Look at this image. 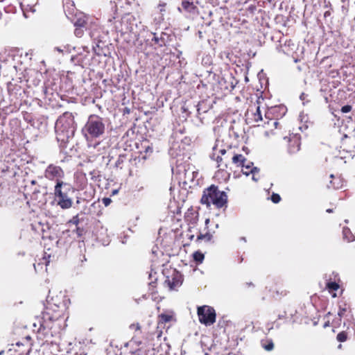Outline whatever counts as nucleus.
<instances>
[{"label": "nucleus", "instance_id": "nucleus-1", "mask_svg": "<svg viewBox=\"0 0 355 355\" xmlns=\"http://www.w3.org/2000/svg\"><path fill=\"white\" fill-rule=\"evenodd\" d=\"M77 124L71 112H65L55 121V131L56 139L62 146H64L75 135Z\"/></svg>", "mask_w": 355, "mask_h": 355}, {"label": "nucleus", "instance_id": "nucleus-2", "mask_svg": "<svg viewBox=\"0 0 355 355\" xmlns=\"http://www.w3.org/2000/svg\"><path fill=\"white\" fill-rule=\"evenodd\" d=\"M105 120L96 114H91L82 129L87 141L101 138L105 132Z\"/></svg>", "mask_w": 355, "mask_h": 355}, {"label": "nucleus", "instance_id": "nucleus-3", "mask_svg": "<svg viewBox=\"0 0 355 355\" xmlns=\"http://www.w3.org/2000/svg\"><path fill=\"white\" fill-rule=\"evenodd\" d=\"M75 192L74 188L69 183L61 180H57L54 187V196L57 205L62 209H67L72 207V196Z\"/></svg>", "mask_w": 355, "mask_h": 355}, {"label": "nucleus", "instance_id": "nucleus-4", "mask_svg": "<svg viewBox=\"0 0 355 355\" xmlns=\"http://www.w3.org/2000/svg\"><path fill=\"white\" fill-rule=\"evenodd\" d=\"M200 202L207 207L213 204L220 209L227 204V196L225 191H219L218 187L212 184L204 190Z\"/></svg>", "mask_w": 355, "mask_h": 355}, {"label": "nucleus", "instance_id": "nucleus-5", "mask_svg": "<svg viewBox=\"0 0 355 355\" xmlns=\"http://www.w3.org/2000/svg\"><path fill=\"white\" fill-rule=\"evenodd\" d=\"M198 315L199 321L205 324L210 326L216 322V312L214 308L209 306H202L198 308Z\"/></svg>", "mask_w": 355, "mask_h": 355}, {"label": "nucleus", "instance_id": "nucleus-6", "mask_svg": "<svg viewBox=\"0 0 355 355\" xmlns=\"http://www.w3.org/2000/svg\"><path fill=\"white\" fill-rule=\"evenodd\" d=\"M217 150V146H215L213 148L214 153L210 155L211 159H215L218 163V167H220L222 169L225 168H227L229 164L230 163V160H232V155L230 152H227L225 149H220L219 153L222 155H216V151Z\"/></svg>", "mask_w": 355, "mask_h": 355}, {"label": "nucleus", "instance_id": "nucleus-7", "mask_svg": "<svg viewBox=\"0 0 355 355\" xmlns=\"http://www.w3.org/2000/svg\"><path fill=\"white\" fill-rule=\"evenodd\" d=\"M284 140L287 141V153L290 155H293L300 150L301 141L300 136L298 135H292L289 137H284Z\"/></svg>", "mask_w": 355, "mask_h": 355}, {"label": "nucleus", "instance_id": "nucleus-8", "mask_svg": "<svg viewBox=\"0 0 355 355\" xmlns=\"http://www.w3.org/2000/svg\"><path fill=\"white\" fill-rule=\"evenodd\" d=\"M58 319L57 315L50 313L49 311H44L42 313V317L39 320L40 322V331H44L46 329H51L53 327V322Z\"/></svg>", "mask_w": 355, "mask_h": 355}, {"label": "nucleus", "instance_id": "nucleus-9", "mask_svg": "<svg viewBox=\"0 0 355 355\" xmlns=\"http://www.w3.org/2000/svg\"><path fill=\"white\" fill-rule=\"evenodd\" d=\"M44 176L49 180H55L57 182L58 180H60L64 176V173L60 166L49 164L44 171Z\"/></svg>", "mask_w": 355, "mask_h": 355}, {"label": "nucleus", "instance_id": "nucleus-10", "mask_svg": "<svg viewBox=\"0 0 355 355\" xmlns=\"http://www.w3.org/2000/svg\"><path fill=\"white\" fill-rule=\"evenodd\" d=\"M182 275L176 270H173L171 275L166 277L164 284L169 287L170 290H174L182 285Z\"/></svg>", "mask_w": 355, "mask_h": 355}, {"label": "nucleus", "instance_id": "nucleus-11", "mask_svg": "<svg viewBox=\"0 0 355 355\" xmlns=\"http://www.w3.org/2000/svg\"><path fill=\"white\" fill-rule=\"evenodd\" d=\"M330 178L333 180L330 181V185H327L328 188L332 187L334 189H342L344 185V180L340 177H335L334 175H331Z\"/></svg>", "mask_w": 355, "mask_h": 355}, {"label": "nucleus", "instance_id": "nucleus-12", "mask_svg": "<svg viewBox=\"0 0 355 355\" xmlns=\"http://www.w3.org/2000/svg\"><path fill=\"white\" fill-rule=\"evenodd\" d=\"M182 8L184 10L189 13H195L197 10V7L193 4V2L189 1H182Z\"/></svg>", "mask_w": 355, "mask_h": 355}, {"label": "nucleus", "instance_id": "nucleus-13", "mask_svg": "<svg viewBox=\"0 0 355 355\" xmlns=\"http://www.w3.org/2000/svg\"><path fill=\"white\" fill-rule=\"evenodd\" d=\"M245 161L246 159L241 154L234 155L232 157V162L235 164L237 166H241Z\"/></svg>", "mask_w": 355, "mask_h": 355}, {"label": "nucleus", "instance_id": "nucleus-14", "mask_svg": "<svg viewBox=\"0 0 355 355\" xmlns=\"http://www.w3.org/2000/svg\"><path fill=\"white\" fill-rule=\"evenodd\" d=\"M343 239L347 242H352L354 241L355 236L352 234L349 228L345 227L343 229Z\"/></svg>", "mask_w": 355, "mask_h": 355}, {"label": "nucleus", "instance_id": "nucleus-15", "mask_svg": "<svg viewBox=\"0 0 355 355\" xmlns=\"http://www.w3.org/2000/svg\"><path fill=\"white\" fill-rule=\"evenodd\" d=\"M72 49H75V47L72 46L71 44H66L61 46L55 47V51L62 53H69Z\"/></svg>", "mask_w": 355, "mask_h": 355}, {"label": "nucleus", "instance_id": "nucleus-16", "mask_svg": "<svg viewBox=\"0 0 355 355\" xmlns=\"http://www.w3.org/2000/svg\"><path fill=\"white\" fill-rule=\"evenodd\" d=\"M90 179L94 182L101 181V172L98 170H93L89 172Z\"/></svg>", "mask_w": 355, "mask_h": 355}, {"label": "nucleus", "instance_id": "nucleus-17", "mask_svg": "<svg viewBox=\"0 0 355 355\" xmlns=\"http://www.w3.org/2000/svg\"><path fill=\"white\" fill-rule=\"evenodd\" d=\"M193 259L194 261L198 263H201L203 260H204V258H205V256L204 254L200 252V251H196L193 253Z\"/></svg>", "mask_w": 355, "mask_h": 355}, {"label": "nucleus", "instance_id": "nucleus-18", "mask_svg": "<svg viewBox=\"0 0 355 355\" xmlns=\"http://www.w3.org/2000/svg\"><path fill=\"white\" fill-rule=\"evenodd\" d=\"M327 288L329 291H337L339 288V285L336 281L332 282L329 280L327 282Z\"/></svg>", "mask_w": 355, "mask_h": 355}, {"label": "nucleus", "instance_id": "nucleus-19", "mask_svg": "<svg viewBox=\"0 0 355 355\" xmlns=\"http://www.w3.org/2000/svg\"><path fill=\"white\" fill-rule=\"evenodd\" d=\"M211 239H212V235L210 233H206V234H200L197 236V240L198 241L205 239L207 241H209L211 240Z\"/></svg>", "mask_w": 355, "mask_h": 355}, {"label": "nucleus", "instance_id": "nucleus-20", "mask_svg": "<svg viewBox=\"0 0 355 355\" xmlns=\"http://www.w3.org/2000/svg\"><path fill=\"white\" fill-rule=\"evenodd\" d=\"M254 120L257 122L262 120V115L259 106L257 107L256 112L254 114Z\"/></svg>", "mask_w": 355, "mask_h": 355}, {"label": "nucleus", "instance_id": "nucleus-21", "mask_svg": "<svg viewBox=\"0 0 355 355\" xmlns=\"http://www.w3.org/2000/svg\"><path fill=\"white\" fill-rule=\"evenodd\" d=\"M260 169L256 166H252V168L250 171H245L244 175L248 176L250 174L257 175L259 173Z\"/></svg>", "mask_w": 355, "mask_h": 355}, {"label": "nucleus", "instance_id": "nucleus-22", "mask_svg": "<svg viewBox=\"0 0 355 355\" xmlns=\"http://www.w3.org/2000/svg\"><path fill=\"white\" fill-rule=\"evenodd\" d=\"M241 166L242 167V173L244 174L245 171H250L252 168L253 163L250 162L245 164V162H243Z\"/></svg>", "mask_w": 355, "mask_h": 355}, {"label": "nucleus", "instance_id": "nucleus-23", "mask_svg": "<svg viewBox=\"0 0 355 355\" xmlns=\"http://www.w3.org/2000/svg\"><path fill=\"white\" fill-rule=\"evenodd\" d=\"M125 156L124 155H120L115 162L116 167H121V165L123 163Z\"/></svg>", "mask_w": 355, "mask_h": 355}, {"label": "nucleus", "instance_id": "nucleus-24", "mask_svg": "<svg viewBox=\"0 0 355 355\" xmlns=\"http://www.w3.org/2000/svg\"><path fill=\"white\" fill-rule=\"evenodd\" d=\"M263 347L266 351H271L274 348V343L272 340H269L267 342V344H263Z\"/></svg>", "mask_w": 355, "mask_h": 355}, {"label": "nucleus", "instance_id": "nucleus-25", "mask_svg": "<svg viewBox=\"0 0 355 355\" xmlns=\"http://www.w3.org/2000/svg\"><path fill=\"white\" fill-rule=\"evenodd\" d=\"M337 340L339 342H345L347 340V334L345 332L342 331L337 335Z\"/></svg>", "mask_w": 355, "mask_h": 355}, {"label": "nucleus", "instance_id": "nucleus-26", "mask_svg": "<svg viewBox=\"0 0 355 355\" xmlns=\"http://www.w3.org/2000/svg\"><path fill=\"white\" fill-rule=\"evenodd\" d=\"M270 199L274 203H278L281 200V197L279 194L273 193Z\"/></svg>", "mask_w": 355, "mask_h": 355}, {"label": "nucleus", "instance_id": "nucleus-27", "mask_svg": "<svg viewBox=\"0 0 355 355\" xmlns=\"http://www.w3.org/2000/svg\"><path fill=\"white\" fill-rule=\"evenodd\" d=\"M80 223V219L78 218V215H76L75 216H73L69 221V224H73L75 225L76 227L78 226V225Z\"/></svg>", "mask_w": 355, "mask_h": 355}, {"label": "nucleus", "instance_id": "nucleus-28", "mask_svg": "<svg viewBox=\"0 0 355 355\" xmlns=\"http://www.w3.org/2000/svg\"><path fill=\"white\" fill-rule=\"evenodd\" d=\"M161 320L164 322H169L171 320V315H167V314H161L159 315Z\"/></svg>", "mask_w": 355, "mask_h": 355}, {"label": "nucleus", "instance_id": "nucleus-29", "mask_svg": "<svg viewBox=\"0 0 355 355\" xmlns=\"http://www.w3.org/2000/svg\"><path fill=\"white\" fill-rule=\"evenodd\" d=\"M346 311H347V308L342 307L341 305H340L339 311L338 312V316L342 318Z\"/></svg>", "mask_w": 355, "mask_h": 355}, {"label": "nucleus", "instance_id": "nucleus-30", "mask_svg": "<svg viewBox=\"0 0 355 355\" xmlns=\"http://www.w3.org/2000/svg\"><path fill=\"white\" fill-rule=\"evenodd\" d=\"M352 105H345L341 107V112L343 113H348L352 110Z\"/></svg>", "mask_w": 355, "mask_h": 355}, {"label": "nucleus", "instance_id": "nucleus-31", "mask_svg": "<svg viewBox=\"0 0 355 355\" xmlns=\"http://www.w3.org/2000/svg\"><path fill=\"white\" fill-rule=\"evenodd\" d=\"M76 232L78 235V237H80L83 236V233H84V229L83 228H80L79 227H76Z\"/></svg>", "mask_w": 355, "mask_h": 355}, {"label": "nucleus", "instance_id": "nucleus-32", "mask_svg": "<svg viewBox=\"0 0 355 355\" xmlns=\"http://www.w3.org/2000/svg\"><path fill=\"white\" fill-rule=\"evenodd\" d=\"M130 329H135L136 331H140L141 326L139 323L137 324H132L130 325Z\"/></svg>", "mask_w": 355, "mask_h": 355}, {"label": "nucleus", "instance_id": "nucleus-33", "mask_svg": "<svg viewBox=\"0 0 355 355\" xmlns=\"http://www.w3.org/2000/svg\"><path fill=\"white\" fill-rule=\"evenodd\" d=\"M102 201L105 207L109 206L112 202V200L110 198H103Z\"/></svg>", "mask_w": 355, "mask_h": 355}, {"label": "nucleus", "instance_id": "nucleus-34", "mask_svg": "<svg viewBox=\"0 0 355 355\" xmlns=\"http://www.w3.org/2000/svg\"><path fill=\"white\" fill-rule=\"evenodd\" d=\"M341 322V318L337 317L333 320V324L334 327H338L340 324Z\"/></svg>", "mask_w": 355, "mask_h": 355}, {"label": "nucleus", "instance_id": "nucleus-35", "mask_svg": "<svg viewBox=\"0 0 355 355\" xmlns=\"http://www.w3.org/2000/svg\"><path fill=\"white\" fill-rule=\"evenodd\" d=\"M203 103H198L197 105V111L198 114H200V111L202 110V112H206L207 110H203V107H201Z\"/></svg>", "mask_w": 355, "mask_h": 355}, {"label": "nucleus", "instance_id": "nucleus-36", "mask_svg": "<svg viewBox=\"0 0 355 355\" xmlns=\"http://www.w3.org/2000/svg\"><path fill=\"white\" fill-rule=\"evenodd\" d=\"M146 154H150L153 153V147L150 146H144Z\"/></svg>", "mask_w": 355, "mask_h": 355}, {"label": "nucleus", "instance_id": "nucleus-37", "mask_svg": "<svg viewBox=\"0 0 355 355\" xmlns=\"http://www.w3.org/2000/svg\"><path fill=\"white\" fill-rule=\"evenodd\" d=\"M307 97H308V94H306L305 93H302L300 96V98L301 101H303V104L304 105L305 104L304 101L306 99Z\"/></svg>", "mask_w": 355, "mask_h": 355}, {"label": "nucleus", "instance_id": "nucleus-38", "mask_svg": "<svg viewBox=\"0 0 355 355\" xmlns=\"http://www.w3.org/2000/svg\"><path fill=\"white\" fill-rule=\"evenodd\" d=\"M252 179L254 182H257L259 180V178L257 177V175H254V174H252Z\"/></svg>", "mask_w": 355, "mask_h": 355}, {"label": "nucleus", "instance_id": "nucleus-39", "mask_svg": "<svg viewBox=\"0 0 355 355\" xmlns=\"http://www.w3.org/2000/svg\"><path fill=\"white\" fill-rule=\"evenodd\" d=\"M331 15V12L330 11L327 10L324 13V17H327L328 16H329Z\"/></svg>", "mask_w": 355, "mask_h": 355}, {"label": "nucleus", "instance_id": "nucleus-40", "mask_svg": "<svg viewBox=\"0 0 355 355\" xmlns=\"http://www.w3.org/2000/svg\"><path fill=\"white\" fill-rule=\"evenodd\" d=\"M153 40L155 41V43H158L159 42V38L157 37H156V36H154Z\"/></svg>", "mask_w": 355, "mask_h": 355}, {"label": "nucleus", "instance_id": "nucleus-41", "mask_svg": "<svg viewBox=\"0 0 355 355\" xmlns=\"http://www.w3.org/2000/svg\"><path fill=\"white\" fill-rule=\"evenodd\" d=\"M75 34H76V35H80V30L76 29V31H75Z\"/></svg>", "mask_w": 355, "mask_h": 355}, {"label": "nucleus", "instance_id": "nucleus-42", "mask_svg": "<svg viewBox=\"0 0 355 355\" xmlns=\"http://www.w3.org/2000/svg\"><path fill=\"white\" fill-rule=\"evenodd\" d=\"M132 340L134 342H135L138 345H139L141 343V341H137V340H135V338H132Z\"/></svg>", "mask_w": 355, "mask_h": 355}, {"label": "nucleus", "instance_id": "nucleus-43", "mask_svg": "<svg viewBox=\"0 0 355 355\" xmlns=\"http://www.w3.org/2000/svg\"><path fill=\"white\" fill-rule=\"evenodd\" d=\"M76 59V56H72V57H71V60L73 62H75Z\"/></svg>", "mask_w": 355, "mask_h": 355}, {"label": "nucleus", "instance_id": "nucleus-44", "mask_svg": "<svg viewBox=\"0 0 355 355\" xmlns=\"http://www.w3.org/2000/svg\"><path fill=\"white\" fill-rule=\"evenodd\" d=\"M327 213H332L333 212V209H327Z\"/></svg>", "mask_w": 355, "mask_h": 355}, {"label": "nucleus", "instance_id": "nucleus-45", "mask_svg": "<svg viewBox=\"0 0 355 355\" xmlns=\"http://www.w3.org/2000/svg\"><path fill=\"white\" fill-rule=\"evenodd\" d=\"M324 3H325V7L327 8L328 7V4H329V2H326V1H324Z\"/></svg>", "mask_w": 355, "mask_h": 355}, {"label": "nucleus", "instance_id": "nucleus-46", "mask_svg": "<svg viewBox=\"0 0 355 355\" xmlns=\"http://www.w3.org/2000/svg\"><path fill=\"white\" fill-rule=\"evenodd\" d=\"M274 123V125H275V127H277V125H278V122H277V121H274V123Z\"/></svg>", "mask_w": 355, "mask_h": 355}, {"label": "nucleus", "instance_id": "nucleus-47", "mask_svg": "<svg viewBox=\"0 0 355 355\" xmlns=\"http://www.w3.org/2000/svg\"><path fill=\"white\" fill-rule=\"evenodd\" d=\"M209 223V219H206L205 224L207 225Z\"/></svg>", "mask_w": 355, "mask_h": 355}, {"label": "nucleus", "instance_id": "nucleus-48", "mask_svg": "<svg viewBox=\"0 0 355 355\" xmlns=\"http://www.w3.org/2000/svg\"><path fill=\"white\" fill-rule=\"evenodd\" d=\"M329 326V322H326L324 324V327H326Z\"/></svg>", "mask_w": 355, "mask_h": 355}, {"label": "nucleus", "instance_id": "nucleus-49", "mask_svg": "<svg viewBox=\"0 0 355 355\" xmlns=\"http://www.w3.org/2000/svg\"><path fill=\"white\" fill-rule=\"evenodd\" d=\"M241 239V240H243V241L246 242V239H245V237H242Z\"/></svg>", "mask_w": 355, "mask_h": 355}, {"label": "nucleus", "instance_id": "nucleus-50", "mask_svg": "<svg viewBox=\"0 0 355 355\" xmlns=\"http://www.w3.org/2000/svg\"><path fill=\"white\" fill-rule=\"evenodd\" d=\"M31 183H32L33 184H35V180H33V181L31 182Z\"/></svg>", "mask_w": 355, "mask_h": 355}, {"label": "nucleus", "instance_id": "nucleus-51", "mask_svg": "<svg viewBox=\"0 0 355 355\" xmlns=\"http://www.w3.org/2000/svg\"><path fill=\"white\" fill-rule=\"evenodd\" d=\"M117 193V191H116V190H115V191H113V194H115V193Z\"/></svg>", "mask_w": 355, "mask_h": 355}, {"label": "nucleus", "instance_id": "nucleus-52", "mask_svg": "<svg viewBox=\"0 0 355 355\" xmlns=\"http://www.w3.org/2000/svg\"><path fill=\"white\" fill-rule=\"evenodd\" d=\"M283 317H284L283 315H279V319L282 318Z\"/></svg>", "mask_w": 355, "mask_h": 355}, {"label": "nucleus", "instance_id": "nucleus-53", "mask_svg": "<svg viewBox=\"0 0 355 355\" xmlns=\"http://www.w3.org/2000/svg\"><path fill=\"white\" fill-rule=\"evenodd\" d=\"M3 352H4L3 351H1L0 352V355H2L3 354Z\"/></svg>", "mask_w": 355, "mask_h": 355}, {"label": "nucleus", "instance_id": "nucleus-54", "mask_svg": "<svg viewBox=\"0 0 355 355\" xmlns=\"http://www.w3.org/2000/svg\"><path fill=\"white\" fill-rule=\"evenodd\" d=\"M178 10H179L180 12H182V8H178Z\"/></svg>", "mask_w": 355, "mask_h": 355}, {"label": "nucleus", "instance_id": "nucleus-55", "mask_svg": "<svg viewBox=\"0 0 355 355\" xmlns=\"http://www.w3.org/2000/svg\"><path fill=\"white\" fill-rule=\"evenodd\" d=\"M164 10L162 8H160V11H161V12H162V11H164Z\"/></svg>", "mask_w": 355, "mask_h": 355}, {"label": "nucleus", "instance_id": "nucleus-56", "mask_svg": "<svg viewBox=\"0 0 355 355\" xmlns=\"http://www.w3.org/2000/svg\"><path fill=\"white\" fill-rule=\"evenodd\" d=\"M126 110V112H129V110H128L127 108L125 109Z\"/></svg>", "mask_w": 355, "mask_h": 355}, {"label": "nucleus", "instance_id": "nucleus-57", "mask_svg": "<svg viewBox=\"0 0 355 355\" xmlns=\"http://www.w3.org/2000/svg\"><path fill=\"white\" fill-rule=\"evenodd\" d=\"M345 223H348V220H345Z\"/></svg>", "mask_w": 355, "mask_h": 355}, {"label": "nucleus", "instance_id": "nucleus-58", "mask_svg": "<svg viewBox=\"0 0 355 355\" xmlns=\"http://www.w3.org/2000/svg\"><path fill=\"white\" fill-rule=\"evenodd\" d=\"M205 355H209V354L207 353H206Z\"/></svg>", "mask_w": 355, "mask_h": 355}]
</instances>
